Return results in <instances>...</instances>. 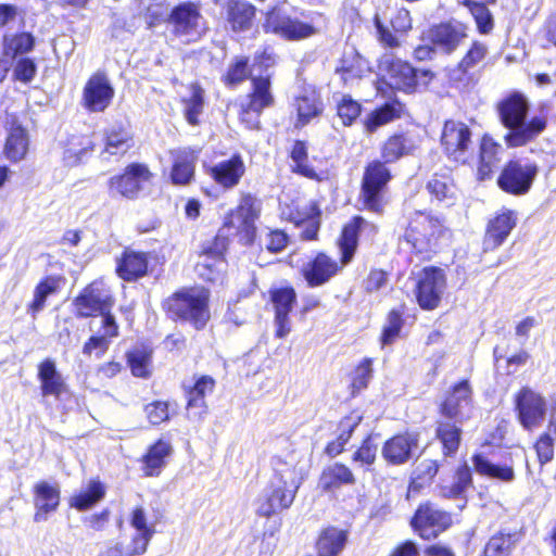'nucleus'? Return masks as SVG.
<instances>
[{"label": "nucleus", "instance_id": "nucleus-1", "mask_svg": "<svg viewBox=\"0 0 556 556\" xmlns=\"http://www.w3.org/2000/svg\"><path fill=\"white\" fill-rule=\"evenodd\" d=\"M307 469L306 457L299 452L293 451L286 457L277 456L274 463L275 475L258 498L257 514L270 517L289 508L307 475Z\"/></svg>", "mask_w": 556, "mask_h": 556}, {"label": "nucleus", "instance_id": "nucleus-2", "mask_svg": "<svg viewBox=\"0 0 556 556\" xmlns=\"http://www.w3.org/2000/svg\"><path fill=\"white\" fill-rule=\"evenodd\" d=\"M367 220L356 216L351 224L344 227L339 240L341 260L338 263L325 253H319L303 268V276L311 287H318L328 282L341 271L353 258L357 247V232L369 227Z\"/></svg>", "mask_w": 556, "mask_h": 556}, {"label": "nucleus", "instance_id": "nucleus-3", "mask_svg": "<svg viewBox=\"0 0 556 556\" xmlns=\"http://www.w3.org/2000/svg\"><path fill=\"white\" fill-rule=\"evenodd\" d=\"M528 102L521 94H513L500 105V115L509 132L505 141L509 147H521L536 138L546 126L541 117H533L528 124L525 118L528 113Z\"/></svg>", "mask_w": 556, "mask_h": 556}, {"label": "nucleus", "instance_id": "nucleus-4", "mask_svg": "<svg viewBox=\"0 0 556 556\" xmlns=\"http://www.w3.org/2000/svg\"><path fill=\"white\" fill-rule=\"evenodd\" d=\"M208 298L204 288L184 289L169 299L168 307L177 317L201 329L210 319Z\"/></svg>", "mask_w": 556, "mask_h": 556}, {"label": "nucleus", "instance_id": "nucleus-5", "mask_svg": "<svg viewBox=\"0 0 556 556\" xmlns=\"http://www.w3.org/2000/svg\"><path fill=\"white\" fill-rule=\"evenodd\" d=\"M443 232V225L438 218L428 213L415 212L410 216L404 238L416 253L428 255L437 249Z\"/></svg>", "mask_w": 556, "mask_h": 556}, {"label": "nucleus", "instance_id": "nucleus-6", "mask_svg": "<svg viewBox=\"0 0 556 556\" xmlns=\"http://www.w3.org/2000/svg\"><path fill=\"white\" fill-rule=\"evenodd\" d=\"M378 66L391 88L405 92H413L419 78L429 76V72L418 73L408 62L397 59L392 53H384Z\"/></svg>", "mask_w": 556, "mask_h": 556}, {"label": "nucleus", "instance_id": "nucleus-7", "mask_svg": "<svg viewBox=\"0 0 556 556\" xmlns=\"http://www.w3.org/2000/svg\"><path fill=\"white\" fill-rule=\"evenodd\" d=\"M446 290V276L443 269L426 267L417 276L416 299L424 309H434L439 306Z\"/></svg>", "mask_w": 556, "mask_h": 556}, {"label": "nucleus", "instance_id": "nucleus-8", "mask_svg": "<svg viewBox=\"0 0 556 556\" xmlns=\"http://www.w3.org/2000/svg\"><path fill=\"white\" fill-rule=\"evenodd\" d=\"M390 178V172L383 163L375 161L367 166L362 186V203L365 208L375 213L382 212L381 190Z\"/></svg>", "mask_w": 556, "mask_h": 556}, {"label": "nucleus", "instance_id": "nucleus-9", "mask_svg": "<svg viewBox=\"0 0 556 556\" xmlns=\"http://www.w3.org/2000/svg\"><path fill=\"white\" fill-rule=\"evenodd\" d=\"M114 304L110 289L102 281H94L84 289L83 293L76 298L75 306L77 314L81 317L100 314L112 315L110 309Z\"/></svg>", "mask_w": 556, "mask_h": 556}, {"label": "nucleus", "instance_id": "nucleus-10", "mask_svg": "<svg viewBox=\"0 0 556 556\" xmlns=\"http://www.w3.org/2000/svg\"><path fill=\"white\" fill-rule=\"evenodd\" d=\"M536 174L535 164L510 161L502 170L497 182L504 191L520 195L530 190Z\"/></svg>", "mask_w": 556, "mask_h": 556}, {"label": "nucleus", "instance_id": "nucleus-11", "mask_svg": "<svg viewBox=\"0 0 556 556\" xmlns=\"http://www.w3.org/2000/svg\"><path fill=\"white\" fill-rule=\"evenodd\" d=\"M169 22L175 35L186 42L195 41L204 30L203 17L193 3H182L173 9Z\"/></svg>", "mask_w": 556, "mask_h": 556}, {"label": "nucleus", "instance_id": "nucleus-12", "mask_svg": "<svg viewBox=\"0 0 556 556\" xmlns=\"http://www.w3.org/2000/svg\"><path fill=\"white\" fill-rule=\"evenodd\" d=\"M252 84L253 92L247 100V103H242L240 118L249 128H257L260 124V113L265 108L273 104L274 98L270 92V81L268 76H253Z\"/></svg>", "mask_w": 556, "mask_h": 556}, {"label": "nucleus", "instance_id": "nucleus-13", "mask_svg": "<svg viewBox=\"0 0 556 556\" xmlns=\"http://www.w3.org/2000/svg\"><path fill=\"white\" fill-rule=\"evenodd\" d=\"M114 88L106 75L93 74L83 89L81 105L89 112H103L112 102Z\"/></svg>", "mask_w": 556, "mask_h": 556}, {"label": "nucleus", "instance_id": "nucleus-14", "mask_svg": "<svg viewBox=\"0 0 556 556\" xmlns=\"http://www.w3.org/2000/svg\"><path fill=\"white\" fill-rule=\"evenodd\" d=\"M282 216L295 225H306L302 237L305 240H313L319 228V208L314 201L298 199L291 204H286L281 210Z\"/></svg>", "mask_w": 556, "mask_h": 556}, {"label": "nucleus", "instance_id": "nucleus-15", "mask_svg": "<svg viewBox=\"0 0 556 556\" xmlns=\"http://www.w3.org/2000/svg\"><path fill=\"white\" fill-rule=\"evenodd\" d=\"M519 421L527 430L541 426L545 413V400L529 388H523L516 397Z\"/></svg>", "mask_w": 556, "mask_h": 556}, {"label": "nucleus", "instance_id": "nucleus-16", "mask_svg": "<svg viewBox=\"0 0 556 556\" xmlns=\"http://www.w3.org/2000/svg\"><path fill=\"white\" fill-rule=\"evenodd\" d=\"M151 173L148 167L140 164H131L126 167L119 176H114L109 181V189L112 194H119L127 199H135L149 181Z\"/></svg>", "mask_w": 556, "mask_h": 556}, {"label": "nucleus", "instance_id": "nucleus-17", "mask_svg": "<svg viewBox=\"0 0 556 556\" xmlns=\"http://www.w3.org/2000/svg\"><path fill=\"white\" fill-rule=\"evenodd\" d=\"M90 330L93 334L83 346V353L90 356L97 351L101 357L109 349L112 339L118 336V325L113 315H104L90 321Z\"/></svg>", "mask_w": 556, "mask_h": 556}, {"label": "nucleus", "instance_id": "nucleus-18", "mask_svg": "<svg viewBox=\"0 0 556 556\" xmlns=\"http://www.w3.org/2000/svg\"><path fill=\"white\" fill-rule=\"evenodd\" d=\"M472 410V390L467 380L455 384L441 405V413L452 419L463 421Z\"/></svg>", "mask_w": 556, "mask_h": 556}, {"label": "nucleus", "instance_id": "nucleus-19", "mask_svg": "<svg viewBox=\"0 0 556 556\" xmlns=\"http://www.w3.org/2000/svg\"><path fill=\"white\" fill-rule=\"evenodd\" d=\"M442 146L445 152L455 161H465V153L471 146V132L462 122L448 121L444 124Z\"/></svg>", "mask_w": 556, "mask_h": 556}, {"label": "nucleus", "instance_id": "nucleus-20", "mask_svg": "<svg viewBox=\"0 0 556 556\" xmlns=\"http://www.w3.org/2000/svg\"><path fill=\"white\" fill-rule=\"evenodd\" d=\"M412 525L421 538L429 540L450 525V516L425 504L416 511Z\"/></svg>", "mask_w": 556, "mask_h": 556}, {"label": "nucleus", "instance_id": "nucleus-21", "mask_svg": "<svg viewBox=\"0 0 556 556\" xmlns=\"http://www.w3.org/2000/svg\"><path fill=\"white\" fill-rule=\"evenodd\" d=\"M225 242L216 239L214 248H205L197 264V271L204 280L215 282L219 280L226 268L224 258Z\"/></svg>", "mask_w": 556, "mask_h": 556}, {"label": "nucleus", "instance_id": "nucleus-22", "mask_svg": "<svg viewBox=\"0 0 556 556\" xmlns=\"http://www.w3.org/2000/svg\"><path fill=\"white\" fill-rule=\"evenodd\" d=\"M266 27L288 40L305 39L317 33L315 26L309 23L288 16L279 17L276 14H270L267 17Z\"/></svg>", "mask_w": 556, "mask_h": 556}, {"label": "nucleus", "instance_id": "nucleus-23", "mask_svg": "<svg viewBox=\"0 0 556 556\" xmlns=\"http://www.w3.org/2000/svg\"><path fill=\"white\" fill-rule=\"evenodd\" d=\"M420 144V137L413 131L393 134L381 146V157L393 163L401 157L412 155Z\"/></svg>", "mask_w": 556, "mask_h": 556}, {"label": "nucleus", "instance_id": "nucleus-24", "mask_svg": "<svg viewBox=\"0 0 556 556\" xmlns=\"http://www.w3.org/2000/svg\"><path fill=\"white\" fill-rule=\"evenodd\" d=\"M295 300V291L290 287L279 288L271 291V301L276 311V336L278 338H285L291 331L289 313L291 312Z\"/></svg>", "mask_w": 556, "mask_h": 556}, {"label": "nucleus", "instance_id": "nucleus-25", "mask_svg": "<svg viewBox=\"0 0 556 556\" xmlns=\"http://www.w3.org/2000/svg\"><path fill=\"white\" fill-rule=\"evenodd\" d=\"M38 380L40 382V391L42 396H52L60 400L67 393V384L59 370L55 362L51 358L43 359L38 365Z\"/></svg>", "mask_w": 556, "mask_h": 556}, {"label": "nucleus", "instance_id": "nucleus-26", "mask_svg": "<svg viewBox=\"0 0 556 556\" xmlns=\"http://www.w3.org/2000/svg\"><path fill=\"white\" fill-rule=\"evenodd\" d=\"M516 213L507 208L502 210L489 222L484 238L485 250H494L500 247L516 227Z\"/></svg>", "mask_w": 556, "mask_h": 556}, {"label": "nucleus", "instance_id": "nucleus-27", "mask_svg": "<svg viewBox=\"0 0 556 556\" xmlns=\"http://www.w3.org/2000/svg\"><path fill=\"white\" fill-rule=\"evenodd\" d=\"M34 514L35 522L46 521L49 515L60 505V490L58 485L40 481L34 485Z\"/></svg>", "mask_w": 556, "mask_h": 556}, {"label": "nucleus", "instance_id": "nucleus-28", "mask_svg": "<svg viewBox=\"0 0 556 556\" xmlns=\"http://www.w3.org/2000/svg\"><path fill=\"white\" fill-rule=\"evenodd\" d=\"M173 162L170 178L175 185H188L194 176L198 153L190 148H178L169 151Z\"/></svg>", "mask_w": 556, "mask_h": 556}, {"label": "nucleus", "instance_id": "nucleus-29", "mask_svg": "<svg viewBox=\"0 0 556 556\" xmlns=\"http://www.w3.org/2000/svg\"><path fill=\"white\" fill-rule=\"evenodd\" d=\"M427 37L435 48L451 53L466 37V33L462 24L445 23L431 27Z\"/></svg>", "mask_w": 556, "mask_h": 556}, {"label": "nucleus", "instance_id": "nucleus-30", "mask_svg": "<svg viewBox=\"0 0 556 556\" xmlns=\"http://www.w3.org/2000/svg\"><path fill=\"white\" fill-rule=\"evenodd\" d=\"M245 173V165L240 155L220 161L210 168V176L225 189L236 187Z\"/></svg>", "mask_w": 556, "mask_h": 556}, {"label": "nucleus", "instance_id": "nucleus-31", "mask_svg": "<svg viewBox=\"0 0 556 556\" xmlns=\"http://www.w3.org/2000/svg\"><path fill=\"white\" fill-rule=\"evenodd\" d=\"M416 447L417 437L415 434H399L384 443L382 456L391 464H404L410 458L413 450Z\"/></svg>", "mask_w": 556, "mask_h": 556}, {"label": "nucleus", "instance_id": "nucleus-32", "mask_svg": "<svg viewBox=\"0 0 556 556\" xmlns=\"http://www.w3.org/2000/svg\"><path fill=\"white\" fill-rule=\"evenodd\" d=\"M148 256L146 253L125 251L118 260L117 274L127 281L136 280L147 274Z\"/></svg>", "mask_w": 556, "mask_h": 556}, {"label": "nucleus", "instance_id": "nucleus-33", "mask_svg": "<svg viewBox=\"0 0 556 556\" xmlns=\"http://www.w3.org/2000/svg\"><path fill=\"white\" fill-rule=\"evenodd\" d=\"M355 481V477L349 467L341 463H334L323 470L319 478V488L325 492H330L342 485H352Z\"/></svg>", "mask_w": 556, "mask_h": 556}, {"label": "nucleus", "instance_id": "nucleus-34", "mask_svg": "<svg viewBox=\"0 0 556 556\" xmlns=\"http://www.w3.org/2000/svg\"><path fill=\"white\" fill-rule=\"evenodd\" d=\"M29 147L28 134L20 124H11L9 136L4 146V154L12 162L23 160Z\"/></svg>", "mask_w": 556, "mask_h": 556}, {"label": "nucleus", "instance_id": "nucleus-35", "mask_svg": "<svg viewBox=\"0 0 556 556\" xmlns=\"http://www.w3.org/2000/svg\"><path fill=\"white\" fill-rule=\"evenodd\" d=\"M172 445L169 442L159 440L148 450L142 458L143 471L146 476H159L166 464V458L172 454Z\"/></svg>", "mask_w": 556, "mask_h": 556}, {"label": "nucleus", "instance_id": "nucleus-36", "mask_svg": "<svg viewBox=\"0 0 556 556\" xmlns=\"http://www.w3.org/2000/svg\"><path fill=\"white\" fill-rule=\"evenodd\" d=\"M403 105L399 101L386 103L383 106L369 113L363 124L367 132L372 134L379 127L384 126L401 117Z\"/></svg>", "mask_w": 556, "mask_h": 556}, {"label": "nucleus", "instance_id": "nucleus-37", "mask_svg": "<svg viewBox=\"0 0 556 556\" xmlns=\"http://www.w3.org/2000/svg\"><path fill=\"white\" fill-rule=\"evenodd\" d=\"M260 211L258 200L251 194H243L235 215L226 224L237 228L244 227L249 229L258 217Z\"/></svg>", "mask_w": 556, "mask_h": 556}, {"label": "nucleus", "instance_id": "nucleus-38", "mask_svg": "<svg viewBox=\"0 0 556 556\" xmlns=\"http://www.w3.org/2000/svg\"><path fill=\"white\" fill-rule=\"evenodd\" d=\"M296 126H304L323 112V103L315 90H305L295 100Z\"/></svg>", "mask_w": 556, "mask_h": 556}, {"label": "nucleus", "instance_id": "nucleus-39", "mask_svg": "<svg viewBox=\"0 0 556 556\" xmlns=\"http://www.w3.org/2000/svg\"><path fill=\"white\" fill-rule=\"evenodd\" d=\"M62 282V278L49 276L36 286L34 290V299L27 307L28 313L31 314L33 317H36V315L45 308L46 300L48 296L55 294L59 291Z\"/></svg>", "mask_w": 556, "mask_h": 556}, {"label": "nucleus", "instance_id": "nucleus-40", "mask_svg": "<svg viewBox=\"0 0 556 556\" xmlns=\"http://www.w3.org/2000/svg\"><path fill=\"white\" fill-rule=\"evenodd\" d=\"M503 154V148L490 137H483L480 151V166L478 174L484 179L497 167Z\"/></svg>", "mask_w": 556, "mask_h": 556}, {"label": "nucleus", "instance_id": "nucleus-41", "mask_svg": "<svg viewBox=\"0 0 556 556\" xmlns=\"http://www.w3.org/2000/svg\"><path fill=\"white\" fill-rule=\"evenodd\" d=\"M105 495V488L99 480H91L70 500V505L78 510H87L93 507Z\"/></svg>", "mask_w": 556, "mask_h": 556}, {"label": "nucleus", "instance_id": "nucleus-42", "mask_svg": "<svg viewBox=\"0 0 556 556\" xmlns=\"http://www.w3.org/2000/svg\"><path fill=\"white\" fill-rule=\"evenodd\" d=\"M346 542V533L338 528L324 530L317 541L318 556H338Z\"/></svg>", "mask_w": 556, "mask_h": 556}, {"label": "nucleus", "instance_id": "nucleus-43", "mask_svg": "<svg viewBox=\"0 0 556 556\" xmlns=\"http://www.w3.org/2000/svg\"><path fill=\"white\" fill-rule=\"evenodd\" d=\"M254 16V8L239 0H231L227 3V18L233 30L247 29Z\"/></svg>", "mask_w": 556, "mask_h": 556}, {"label": "nucleus", "instance_id": "nucleus-44", "mask_svg": "<svg viewBox=\"0 0 556 556\" xmlns=\"http://www.w3.org/2000/svg\"><path fill=\"white\" fill-rule=\"evenodd\" d=\"M151 539L152 536L132 530L129 536L122 538L117 543L115 548L117 556H139L144 554Z\"/></svg>", "mask_w": 556, "mask_h": 556}, {"label": "nucleus", "instance_id": "nucleus-45", "mask_svg": "<svg viewBox=\"0 0 556 556\" xmlns=\"http://www.w3.org/2000/svg\"><path fill=\"white\" fill-rule=\"evenodd\" d=\"M91 151V140L85 136L72 137L63 153V161L67 166L78 165Z\"/></svg>", "mask_w": 556, "mask_h": 556}, {"label": "nucleus", "instance_id": "nucleus-46", "mask_svg": "<svg viewBox=\"0 0 556 556\" xmlns=\"http://www.w3.org/2000/svg\"><path fill=\"white\" fill-rule=\"evenodd\" d=\"M475 469L478 473L495 478L505 482L514 479V469L510 466L495 465L481 455H476L472 459Z\"/></svg>", "mask_w": 556, "mask_h": 556}, {"label": "nucleus", "instance_id": "nucleus-47", "mask_svg": "<svg viewBox=\"0 0 556 556\" xmlns=\"http://www.w3.org/2000/svg\"><path fill=\"white\" fill-rule=\"evenodd\" d=\"M129 132L124 129H111L106 136L105 148L102 152L104 159L111 155H122L131 147Z\"/></svg>", "mask_w": 556, "mask_h": 556}, {"label": "nucleus", "instance_id": "nucleus-48", "mask_svg": "<svg viewBox=\"0 0 556 556\" xmlns=\"http://www.w3.org/2000/svg\"><path fill=\"white\" fill-rule=\"evenodd\" d=\"M190 94L184 99L185 116L190 125L199 124L204 106V90L198 84H191Z\"/></svg>", "mask_w": 556, "mask_h": 556}, {"label": "nucleus", "instance_id": "nucleus-49", "mask_svg": "<svg viewBox=\"0 0 556 556\" xmlns=\"http://www.w3.org/2000/svg\"><path fill=\"white\" fill-rule=\"evenodd\" d=\"M127 361L134 376L147 378L151 374V351L147 348H135L127 353Z\"/></svg>", "mask_w": 556, "mask_h": 556}, {"label": "nucleus", "instance_id": "nucleus-50", "mask_svg": "<svg viewBox=\"0 0 556 556\" xmlns=\"http://www.w3.org/2000/svg\"><path fill=\"white\" fill-rule=\"evenodd\" d=\"M556 440V418L552 417L544 432L535 443V451L541 465L551 462L554 457V442Z\"/></svg>", "mask_w": 556, "mask_h": 556}, {"label": "nucleus", "instance_id": "nucleus-51", "mask_svg": "<svg viewBox=\"0 0 556 556\" xmlns=\"http://www.w3.org/2000/svg\"><path fill=\"white\" fill-rule=\"evenodd\" d=\"M339 70L349 77H362L369 71V66L364 58L351 49L344 52Z\"/></svg>", "mask_w": 556, "mask_h": 556}, {"label": "nucleus", "instance_id": "nucleus-52", "mask_svg": "<svg viewBox=\"0 0 556 556\" xmlns=\"http://www.w3.org/2000/svg\"><path fill=\"white\" fill-rule=\"evenodd\" d=\"M437 434L446 455L454 454L458 450L460 443V429L458 427L450 422H441Z\"/></svg>", "mask_w": 556, "mask_h": 556}, {"label": "nucleus", "instance_id": "nucleus-53", "mask_svg": "<svg viewBox=\"0 0 556 556\" xmlns=\"http://www.w3.org/2000/svg\"><path fill=\"white\" fill-rule=\"evenodd\" d=\"M470 486L471 471L469 467L465 465L457 469L453 483L442 488V493L445 497H459Z\"/></svg>", "mask_w": 556, "mask_h": 556}, {"label": "nucleus", "instance_id": "nucleus-54", "mask_svg": "<svg viewBox=\"0 0 556 556\" xmlns=\"http://www.w3.org/2000/svg\"><path fill=\"white\" fill-rule=\"evenodd\" d=\"M215 388V380L210 376L200 377L189 393V407H204V397L211 394Z\"/></svg>", "mask_w": 556, "mask_h": 556}, {"label": "nucleus", "instance_id": "nucleus-55", "mask_svg": "<svg viewBox=\"0 0 556 556\" xmlns=\"http://www.w3.org/2000/svg\"><path fill=\"white\" fill-rule=\"evenodd\" d=\"M33 47L34 38L30 34L23 33L11 37H4V54L12 59L17 54L30 51Z\"/></svg>", "mask_w": 556, "mask_h": 556}, {"label": "nucleus", "instance_id": "nucleus-56", "mask_svg": "<svg viewBox=\"0 0 556 556\" xmlns=\"http://www.w3.org/2000/svg\"><path fill=\"white\" fill-rule=\"evenodd\" d=\"M514 546L511 535L495 534L488 541L481 556H508Z\"/></svg>", "mask_w": 556, "mask_h": 556}, {"label": "nucleus", "instance_id": "nucleus-57", "mask_svg": "<svg viewBox=\"0 0 556 556\" xmlns=\"http://www.w3.org/2000/svg\"><path fill=\"white\" fill-rule=\"evenodd\" d=\"M438 464L432 459L422 460L414 471V478L410 482L409 490H418L429 483L438 472Z\"/></svg>", "mask_w": 556, "mask_h": 556}, {"label": "nucleus", "instance_id": "nucleus-58", "mask_svg": "<svg viewBox=\"0 0 556 556\" xmlns=\"http://www.w3.org/2000/svg\"><path fill=\"white\" fill-rule=\"evenodd\" d=\"M361 104L349 96H343L337 104V114L344 126H350L358 118Z\"/></svg>", "mask_w": 556, "mask_h": 556}, {"label": "nucleus", "instance_id": "nucleus-59", "mask_svg": "<svg viewBox=\"0 0 556 556\" xmlns=\"http://www.w3.org/2000/svg\"><path fill=\"white\" fill-rule=\"evenodd\" d=\"M377 455V444L372 442L371 437L364 440L359 448L353 454V462L358 464L365 471L369 470L375 463Z\"/></svg>", "mask_w": 556, "mask_h": 556}, {"label": "nucleus", "instance_id": "nucleus-60", "mask_svg": "<svg viewBox=\"0 0 556 556\" xmlns=\"http://www.w3.org/2000/svg\"><path fill=\"white\" fill-rule=\"evenodd\" d=\"M402 326L403 320L400 313L391 311L382 329L381 345L386 346L392 344L399 338Z\"/></svg>", "mask_w": 556, "mask_h": 556}, {"label": "nucleus", "instance_id": "nucleus-61", "mask_svg": "<svg viewBox=\"0 0 556 556\" xmlns=\"http://www.w3.org/2000/svg\"><path fill=\"white\" fill-rule=\"evenodd\" d=\"M466 5L472 14L478 29L483 34H488L493 28V21L486 7L472 0H467Z\"/></svg>", "mask_w": 556, "mask_h": 556}, {"label": "nucleus", "instance_id": "nucleus-62", "mask_svg": "<svg viewBox=\"0 0 556 556\" xmlns=\"http://www.w3.org/2000/svg\"><path fill=\"white\" fill-rule=\"evenodd\" d=\"M429 192L439 201L451 200L454 197V185L446 176H434L428 182Z\"/></svg>", "mask_w": 556, "mask_h": 556}, {"label": "nucleus", "instance_id": "nucleus-63", "mask_svg": "<svg viewBox=\"0 0 556 556\" xmlns=\"http://www.w3.org/2000/svg\"><path fill=\"white\" fill-rule=\"evenodd\" d=\"M488 53V48L482 42H473L471 48L462 59L458 68L465 74L482 62Z\"/></svg>", "mask_w": 556, "mask_h": 556}, {"label": "nucleus", "instance_id": "nucleus-64", "mask_svg": "<svg viewBox=\"0 0 556 556\" xmlns=\"http://www.w3.org/2000/svg\"><path fill=\"white\" fill-rule=\"evenodd\" d=\"M371 359L370 358H364L359 365L356 367L353 379H352V388L353 391H361L365 388H367L371 377H372V367H371Z\"/></svg>", "mask_w": 556, "mask_h": 556}]
</instances>
